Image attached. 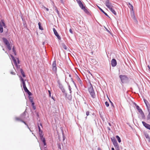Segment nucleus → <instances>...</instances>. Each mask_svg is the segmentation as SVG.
Listing matches in <instances>:
<instances>
[{
	"label": "nucleus",
	"instance_id": "obj_50",
	"mask_svg": "<svg viewBox=\"0 0 150 150\" xmlns=\"http://www.w3.org/2000/svg\"><path fill=\"white\" fill-rule=\"evenodd\" d=\"M89 113H90L88 111L86 112V115L87 116H88V115H89Z\"/></svg>",
	"mask_w": 150,
	"mask_h": 150
},
{
	"label": "nucleus",
	"instance_id": "obj_2",
	"mask_svg": "<svg viewBox=\"0 0 150 150\" xmlns=\"http://www.w3.org/2000/svg\"><path fill=\"white\" fill-rule=\"evenodd\" d=\"M119 77L122 83H127L129 82V79L126 75H120L119 76Z\"/></svg>",
	"mask_w": 150,
	"mask_h": 150
},
{
	"label": "nucleus",
	"instance_id": "obj_21",
	"mask_svg": "<svg viewBox=\"0 0 150 150\" xmlns=\"http://www.w3.org/2000/svg\"><path fill=\"white\" fill-rule=\"evenodd\" d=\"M19 71H20L23 77H25L26 76L23 69H20V70Z\"/></svg>",
	"mask_w": 150,
	"mask_h": 150
},
{
	"label": "nucleus",
	"instance_id": "obj_40",
	"mask_svg": "<svg viewBox=\"0 0 150 150\" xmlns=\"http://www.w3.org/2000/svg\"><path fill=\"white\" fill-rule=\"evenodd\" d=\"M37 125H38V131H41V130H42L41 129L39 126V123L38 122L37 123Z\"/></svg>",
	"mask_w": 150,
	"mask_h": 150
},
{
	"label": "nucleus",
	"instance_id": "obj_31",
	"mask_svg": "<svg viewBox=\"0 0 150 150\" xmlns=\"http://www.w3.org/2000/svg\"><path fill=\"white\" fill-rule=\"evenodd\" d=\"M111 141L113 143V144L117 142L116 139H115V137H113L111 138Z\"/></svg>",
	"mask_w": 150,
	"mask_h": 150
},
{
	"label": "nucleus",
	"instance_id": "obj_25",
	"mask_svg": "<svg viewBox=\"0 0 150 150\" xmlns=\"http://www.w3.org/2000/svg\"><path fill=\"white\" fill-rule=\"evenodd\" d=\"M14 64L16 66V68L18 69V71H19L20 70V69H21L20 68V65H18L17 62Z\"/></svg>",
	"mask_w": 150,
	"mask_h": 150
},
{
	"label": "nucleus",
	"instance_id": "obj_18",
	"mask_svg": "<svg viewBox=\"0 0 150 150\" xmlns=\"http://www.w3.org/2000/svg\"><path fill=\"white\" fill-rule=\"evenodd\" d=\"M98 8H99V9L100 11L101 12H102L107 17H108L109 18H110V17L108 15V14L105 13L101 8H100L99 6H97Z\"/></svg>",
	"mask_w": 150,
	"mask_h": 150
},
{
	"label": "nucleus",
	"instance_id": "obj_26",
	"mask_svg": "<svg viewBox=\"0 0 150 150\" xmlns=\"http://www.w3.org/2000/svg\"><path fill=\"white\" fill-rule=\"evenodd\" d=\"M109 10L112 12V13L115 15H116L117 13L114 9L112 7L109 9Z\"/></svg>",
	"mask_w": 150,
	"mask_h": 150
},
{
	"label": "nucleus",
	"instance_id": "obj_17",
	"mask_svg": "<svg viewBox=\"0 0 150 150\" xmlns=\"http://www.w3.org/2000/svg\"><path fill=\"white\" fill-rule=\"evenodd\" d=\"M76 78L78 82L81 84V86H82L83 84L82 82L79 77L76 74Z\"/></svg>",
	"mask_w": 150,
	"mask_h": 150
},
{
	"label": "nucleus",
	"instance_id": "obj_54",
	"mask_svg": "<svg viewBox=\"0 0 150 150\" xmlns=\"http://www.w3.org/2000/svg\"><path fill=\"white\" fill-rule=\"evenodd\" d=\"M21 122L23 123L25 125H27V124L23 120H21Z\"/></svg>",
	"mask_w": 150,
	"mask_h": 150
},
{
	"label": "nucleus",
	"instance_id": "obj_14",
	"mask_svg": "<svg viewBox=\"0 0 150 150\" xmlns=\"http://www.w3.org/2000/svg\"><path fill=\"white\" fill-rule=\"evenodd\" d=\"M23 88L25 91L28 95V96H30L32 95V93L29 91L26 87Z\"/></svg>",
	"mask_w": 150,
	"mask_h": 150
},
{
	"label": "nucleus",
	"instance_id": "obj_60",
	"mask_svg": "<svg viewBox=\"0 0 150 150\" xmlns=\"http://www.w3.org/2000/svg\"><path fill=\"white\" fill-rule=\"evenodd\" d=\"M51 98H52L53 100H55L54 99V97L53 96H52V97H51Z\"/></svg>",
	"mask_w": 150,
	"mask_h": 150
},
{
	"label": "nucleus",
	"instance_id": "obj_57",
	"mask_svg": "<svg viewBox=\"0 0 150 150\" xmlns=\"http://www.w3.org/2000/svg\"><path fill=\"white\" fill-rule=\"evenodd\" d=\"M57 83L58 84L59 86L60 85L62 84L59 81V80H58L57 81Z\"/></svg>",
	"mask_w": 150,
	"mask_h": 150
},
{
	"label": "nucleus",
	"instance_id": "obj_9",
	"mask_svg": "<svg viewBox=\"0 0 150 150\" xmlns=\"http://www.w3.org/2000/svg\"><path fill=\"white\" fill-rule=\"evenodd\" d=\"M53 30L55 35L57 37V38L59 40H61V37L60 36L59 34H58L57 32L55 29L54 28H53Z\"/></svg>",
	"mask_w": 150,
	"mask_h": 150
},
{
	"label": "nucleus",
	"instance_id": "obj_37",
	"mask_svg": "<svg viewBox=\"0 0 150 150\" xmlns=\"http://www.w3.org/2000/svg\"><path fill=\"white\" fill-rule=\"evenodd\" d=\"M108 99H109V101L111 103V106L113 108H114V105L113 103L111 101V100L109 99L108 98Z\"/></svg>",
	"mask_w": 150,
	"mask_h": 150
},
{
	"label": "nucleus",
	"instance_id": "obj_27",
	"mask_svg": "<svg viewBox=\"0 0 150 150\" xmlns=\"http://www.w3.org/2000/svg\"><path fill=\"white\" fill-rule=\"evenodd\" d=\"M38 25L39 26V28L40 30H43V28L41 25V23L40 22H39L38 23Z\"/></svg>",
	"mask_w": 150,
	"mask_h": 150
},
{
	"label": "nucleus",
	"instance_id": "obj_53",
	"mask_svg": "<svg viewBox=\"0 0 150 150\" xmlns=\"http://www.w3.org/2000/svg\"><path fill=\"white\" fill-rule=\"evenodd\" d=\"M69 32L72 34H73V31L70 28V29H69Z\"/></svg>",
	"mask_w": 150,
	"mask_h": 150
},
{
	"label": "nucleus",
	"instance_id": "obj_61",
	"mask_svg": "<svg viewBox=\"0 0 150 150\" xmlns=\"http://www.w3.org/2000/svg\"><path fill=\"white\" fill-rule=\"evenodd\" d=\"M105 28L107 32H108L109 33H110V31L108 30V29L107 28Z\"/></svg>",
	"mask_w": 150,
	"mask_h": 150
},
{
	"label": "nucleus",
	"instance_id": "obj_10",
	"mask_svg": "<svg viewBox=\"0 0 150 150\" xmlns=\"http://www.w3.org/2000/svg\"><path fill=\"white\" fill-rule=\"evenodd\" d=\"M40 137L41 141L43 143L44 146V148H46L47 143L45 138L43 136Z\"/></svg>",
	"mask_w": 150,
	"mask_h": 150
},
{
	"label": "nucleus",
	"instance_id": "obj_45",
	"mask_svg": "<svg viewBox=\"0 0 150 150\" xmlns=\"http://www.w3.org/2000/svg\"><path fill=\"white\" fill-rule=\"evenodd\" d=\"M116 150H120L119 146L115 147Z\"/></svg>",
	"mask_w": 150,
	"mask_h": 150
},
{
	"label": "nucleus",
	"instance_id": "obj_7",
	"mask_svg": "<svg viewBox=\"0 0 150 150\" xmlns=\"http://www.w3.org/2000/svg\"><path fill=\"white\" fill-rule=\"evenodd\" d=\"M52 69L53 71L55 73H56L57 72V69L56 67V61L54 60L52 63Z\"/></svg>",
	"mask_w": 150,
	"mask_h": 150
},
{
	"label": "nucleus",
	"instance_id": "obj_28",
	"mask_svg": "<svg viewBox=\"0 0 150 150\" xmlns=\"http://www.w3.org/2000/svg\"><path fill=\"white\" fill-rule=\"evenodd\" d=\"M145 137L147 139H149L150 137L149 134L146 132H144Z\"/></svg>",
	"mask_w": 150,
	"mask_h": 150
},
{
	"label": "nucleus",
	"instance_id": "obj_63",
	"mask_svg": "<svg viewBox=\"0 0 150 150\" xmlns=\"http://www.w3.org/2000/svg\"><path fill=\"white\" fill-rule=\"evenodd\" d=\"M98 150H102L100 147H98Z\"/></svg>",
	"mask_w": 150,
	"mask_h": 150
},
{
	"label": "nucleus",
	"instance_id": "obj_34",
	"mask_svg": "<svg viewBox=\"0 0 150 150\" xmlns=\"http://www.w3.org/2000/svg\"><path fill=\"white\" fill-rule=\"evenodd\" d=\"M54 8L55 10L56 11L58 15H59V11H58V10L57 9V7L56 6H54Z\"/></svg>",
	"mask_w": 150,
	"mask_h": 150
},
{
	"label": "nucleus",
	"instance_id": "obj_62",
	"mask_svg": "<svg viewBox=\"0 0 150 150\" xmlns=\"http://www.w3.org/2000/svg\"><path fill=\"white\" fill-rule=\"evenodd\" d=\"M15 56H16L17 55V53L16 52H13Z\"/></svg>",
	"mask_w": 150,
	"mask_h": 150
},
{
	"label": "nucleus",
	"instance_id": "obj_20",
	"mask_svg": "<svg viewBox=\"0 0 150 150\" xmlns=\"http://www.w3.org/2000/svg\"><path fill=\"white\" fill-rule=\"evenodd\" d=\"M3 32V28L1 21H0V33H2Z\"/></svg>",
	"mask_w": 150,
	"mask_h": 150
},
{
	"label": "nucleus",
	"instance_id": "obj_43",
	"mask_svg": "<svg viewBox=\"0 0 150 150\" xmlns=\"http://www.w3.org/2000/svg\"><path fill=\"white\" fill-rule=\"evenodd\" d=\"M59 87L61 90L63 89L64 88L62 84L59 86Z\"/></svg>",
	"mask_w": 150,
	"mask_h": 150
},
{
	"label": "nucleus",
	"instance_id": "obj_24",
	"mask_svg": "<svg viewBox=\"0 0 150 150\" xmlns=\"http://www.w3.org/2000/svg\"><path fill=\"white\" fill-rule=\"evenodd\" d=\"M10 57H11L12 60H13L14 63L17 62L15 58L11 54H10Z\"/></svg>",
	"mask_w": 150,
	"mask_h": 150
},
{
	"label": "nucleus",
	"instance_id": "obj_35",
	"mask_svg": "<svg viewBox=\"0 0 150 150\" xmlns=\"http://www.w3.org/2000/svg\"><path fill=\"white\" fill-rule=\"evenodd\" d=\"M62 47L65 50H66L67 49V47L64 43H62Z\"/></svg>",
	"mask_w": 150,
	"mask_h": 150
},
{
	"label": "nucleus",
	"instance_id": "obj_3",
	"mask_svg": "<svg viewBox=\"0 0 150 150\" xmlns=\"http://www.w3.org/2000/svg\"><path fill=\"white\" fill-rule=\"evenodd\" d=\"M90 83L91 86L89 87H88V90L92 97L93 98H95V93L93 87L92 86V84L91 82H90Z\"/></svg>",
	"mask_w": 150,
	"mask_h": 150
},
{
	"label": "nucleus",
	"instance_id": "obj_49",
	"mask_svg": "<svg viewBox=\"0 0 150 150\" xmlns=\"http://www.w3.org/2000/svg\"><path fill=\"white\" fill-rule=\"evenodd\" d=\"M48 92L49 94V96L50 97H51V92L50 91L48 90Z\"/></svg>",
	"mask_w": 150,
	"mask_h": 150
},
{
	"label": "nucleus",
	"instance_id": "obj_23",
	"mask_svg": "<svg viewBox=\"0 0 150 150\" xmlns=\"http://www.w3.org/2000/svg\"><path fill=\"white\" fill-rule=\"evenodd\" d=\"M144 103L146 105V106L148 109V108H149L148 105H149V103L145 99H144Z\"/></svg>",
	"mask_w": 150,
	"mask_h": 150
},
{
	"label": "nucleus",
	"instance_id": "obj_19",
	"mask_svg": "<svg viewBox=\"0 0 150 150\" xmlns=\"http://www.w3.org/2000/svg\"><path fill=\"white\" fill-rule=\"evenodd\" d=\"M100 116L102 120H103V121H104L105 118L103 117V115L104 113V112L103 111H99V112Z\"/></svg>",
	"mask_w": 150,
	"mask_h": 150
},
{
	"label": "nucleus",
	"instance_id": "obj_22",
	"mask_svg": "<svg viewBox=\"0 0 150 150\" xmlns=\"http://www.w3.org/2000/svg\"><path fill=\"white\" fill-rule=\"evenodd\" d=\"M128 4L129 7L131 10V11L133 12L134 10L133 6L129 3Z\"/></svg>",
	"mask_w": 150,
	"mask_h": 150
},
{
	"label": "nucleus",
	"instance_id": "obj_58",
	"mask_svg": "<svg viewBox=\"0 0 150 150\" xmlns=\"http://www.w3.org/2000/svg\"><path fill=\"white\" fill-rule=\"evenodd\" d=\"M60 0V1L62 4H64V0Z\"/></svg>",
	"mask_w": 150,
	"mask_h": 150
},
{
	"label": "nucleus",
	"instance_id": "obj_12",
	"mask_svg": "<svg viewBox=\"0 0 150 150\" xmlns=\"http://www.w3.org/2000/svg\"><path fill=\"white\" fill-rule=\"evenodd\" d=\"M117 64V62L115 59H112L111 61V65L112 67L116 66Z\"/></svg>",
	"mask_w": 150,
	"mask_h": 150
},
{
	"label": "nucleus",
	"instance_id": "obj_39",
	"mask_svg": "<svg viewBox=\"0 0 150 150\" xmlns=\"http://www.w3.org/2000/svg\"><path fill=\"white\" fill-rule=\"evenodd\" d=\"M68 87H69V89L70 91V94H71L72 92L71 91V88L70 86L69 85H68Z\"/></svg>",
	"mask_w": 150,
	"mask_h": 150
},
{
	"label": "nucleus",
	"instance_id": "obj_51",
	"mask_svg": "<svg viewBox=\"0 0 150 150\" xmlns=\"http://www.w3.org/2000/svg\"><path fill=\"white\" fill-rule=\"evenodd\" d=\"M12 51L13 52H16V50L15 49L14 46H13L12 48Z\"/></svg>",
	"mask_w": 150,
	"mask_h": 150
},
{
	"label": "nucleus",
	"instance_id": "obj_15",
	"mask_svg": "<svg viewBox=\"0 0 150 150\" xmlns=\"http://www.w3.org/2000/svg\"><path fill=\"white\" fill-rule=\"evenodd\" d=\"M19 77L20 78V80L23 84V88H24L26 87V84L25 81L24 80V79L21 76H20Z\"/></svg>",
	"mask_w": 150,
	"mask_h": 150
},
{
	"label": "nucleus",
	"instance_id": "obj_52",
	"mask_svg": "<svg viewBox=\"0 0 150 150\" xmlns=\"http://www.w3.org/2000/svg\"><path fill=\"white\" fill-rule=\"evenodd\" d=\"M61 90L62 91V92H63V93H65V90L64 89V88L61 89Z\"/></svg>",
	"mask_w": 150,
	"mask_h": 150
},
{
	"label": "nucleus",
	"instance_id": "obj_48",
	"mask_svg": "<svg viewBox=\"0 0 150 150\" xmlns=\"http://www.w3.org/2000/svg\"><path fill=\"white\" fill-rule=\"evenodd\" d=\"M62 135H63V141H64L65 139V137L64 134V132H63V131H62Z\"/></svg>",
	"mask_w": 150,
	"mask_h": 150
},
{
	"label": "nucleus",
	"instance_id": "obj_56",
	"mask_svg": "<svg viewBox=\"0 0 150 150\" xmlns=\"http://www.w3.org/2000/svg\"><path fill=\"white\" fill-rule=\"evenodd\" d=\"M10 73L12 74H13V75H15L16 74L14 72H13V71H11V72H10Z\"/></svg>",
	"mask_w": 150,
	"mask_h": 150
},
{
	"label": "nucleus",
	"instance_id": "obj_6",
	"mask_svg": "<svg viewBox=\"0 0 150 150\" xmlns=\"http://www.w3.org/2000/svg\"><path fill=\"white\" fill-rule=\"evenodd\" d=\"M105 4L107 7L109 9L113 7L112 4L110 2L109 0H106L105 2Z\"/></svg>",
	"mask_w": 150,
	"mask_h": 150
},
{
	"label": "nucleus",
	"instance_id": "obj_33",
	"mask_svg": "<svg viewBox=\"0 0 150 150\" xmlns=\"http://www.w3.org/2000/svg\"><path fill=\"white\" fill-rule=\"evenodd\" d=\"M39 134L40 137L43 136L44 134H43V132L42 130L39 131Z\"/></svg>",
	"mask_w": 150,
	"mask_h": 150
},
{
	"label": "nucleus",
	"instance_id": "obj_16",
	"mask_svg": "<svg viewBox=\"0 0 150 150\" xmlns=\"http://www.w3.org/2000/svg\"><path fill=\"white\" fill-rule=\"evenodd\" d=\"M142 118L143 119H144L145 118V116L141 108H140L138 110Z\"/></svg>",
	"mask_w": 150,
	"mask_h": 150
},
{
	"label": "nucleus",
	"instance_id": "obj_30",
	"mask_svg": "<svg viewBox=\"0 0 150 150\" xmlns=\"http://www.w3.org/2000/svg\"><path fill=\"white\" fill-rule=\"evenodd\" d=\"M116 138L117 139L119 143H120L121 142V139L120 137L118 135L116 136Z\"/></svg>",
	"mask_w": 150,
	"mask_h": 150
},
{
	"label": "nucleus",
	"instance_id": "obj_44",
	"mask_svg": "<svg viewBox=\"0 0 150 150\" xmlns=\"http://www.w3.org/2000/svg\"><path fill=\"white\" fill-rule=\"evenodd\" d=\"M58 149H61V145L60 143H59L58 144Z\"/></svg>",
	"mask_w": 150,
	"mask_h": 150
},
{
	"label": "nucleus",
	"instance_id": "obj_46",
	"mask_svg": "<svg viewBox=\"0 0 150 150\" xmlns=\"http://www.w3.org/2000/svg\"><path fill=\"white\" fill-rule=\"evenodd\" d=\"M136 109L138 110L140 108L139 107V106L138 105H137V104H136Z\"/></svg>",
	"mask_w": 150,
	"mask_h": 150
},
{
	"label": "nucleus",
	"instance_id": "obj_5",
	"mask_svg": "<svg viewBox=\"0 0 150 150\" xmlns=\"http://www.w3.org/2000/svg\"><path fill=\"white\" fill-rule=\"evenodd\" d=\"M27 109H26L25 111L22 113L20 116L21 119L22 120H24L27 119L28 118V116L27 117L26 116V112Z\"/></svg>",
	"mask_w": 150,
	"mask_h": 150
},
{
	"label": "nucleus",
	"instance_id": "obj_8",
	"mask_svg": "<svg viewBox=\"0 0 150 150\" xmlns=\"http://www.w3.org/2000/svg\"><path fill=\"white\" fill-rule=\"evenodd\" d=\"M28 98L30 102L31 103V105L33 109L35 110L36 109V108L35 106V103L33 101V98L31 96H28Z\"/></svg>",
	"mask_w": 150,
	"mask_h": 150
},
{
	"label": "nucleus",
	"instance_id": "obj_59",
	"mask_svg": "<svg viewBox=\"0 0 150 150\" xmlns=\"http://www.w3.org/2000/svg\"><path fill=\"white\" fill-rule=\"evenodd\" d=\"M45 8L46 9L47 11H49V9L47 8H46L45 7Z\"/></svg>",
	"mask_w": 150,
	"mask_h": 150
},
{
	"label": "nucleus",
	"instance_id": "obj_4",
	"mask_svg": "<svg viewBox=\"0 0 150 150\" xmlns=\"http://www.w3.org/2000/svg\"><path fill=\"white\" fill-rule=\"evenodd\" d=\"M2 40L6 46L8 50L9 51L11 50V47L10 43L7 39L3 37L2 38Z\"/></svg>",
	"mask_w": 150,
	"mask_h": 150
},
{
	"label": "nucleus",
	"instance_id": "obj_13",
	"mask_svg": "<svg viewBox=\"0 0 150 150\" xmlns=\"http://www.w3.org/2000/svg\"><path fill=\"white\" fill-rule=\"evenodd\" d=\"M131 16L132 18L134 20V21L136 23H137L138 22V21L135 17L134 11H133V12L131 11Z\"/></svg>",
	"mask_w": 150,
	"mask_h": 150
},
{
	"label": "nucleus",
	"instance_id": "obj_42",
	"mask_svg": "<svg viewBox=\"0 0 150 150\" xmlns=\"http://www.w3.org/2000/svg\"><path fill=\"white\" fill-rule=\"evenodd\" d=\"M113 144L114 146L115 147L119 146L117 142H116L115 143H113Z\"/></svg>",
	"mask_w": 150,
	"mask_h": 150
},
{
	"label": "nucleus",
	"instance_id": "obj_47",
	"mask_svg": "<svg viewBox=\"0 0 150 150\" xmlns=\"http://www.w3.org/2000/svg\"><path fill=\"white\" fill-rule=\"evenodd\" d=\"M35 113L36 115V116L37 117H39V113L38 112H36V111H35Z\"/></svg>",
	"mask_w": 150,
	"mask_h": 150
},
{
	"label": "nucleus",
	"instance_id": "obj_11",
	"mask_svg": "<svg viewBox=\"0 0 150 150\" xmlns=\"http://www.w3.org/2000/svg\"><path fill=\"white\" fill-rule=\"evenodd\" d=\"M143 126L147 129L150 130V125L146 123L144 121L142 122Z\"/></svg>",
	"mask_w": 150,
	"mask_h": 150
},
{
	"label": "nucleus",
	"instance_id": "obj_36",
	"mask_svg": "<svg viewBox=\"0 0 150 150\" xmlns=\"http://www.w3.org/2000/svg\"><path fill=\"white\" fill-rule=\"evenodd\" d=\"M68 99L70 100H71L72 99V96H71V94L70 95H69L68 97H67Z\"/></svg>",
	"mask_w": 150,
	"mask_h": 150
},
{
	"label": "nucleus",
	"instance_id": "obj_1",
	"mask_svg": "<svg viewBox=\"0 0 150 150\" xmlns=\"http://www.w3.org/2000/svg\"><path fill=\"white\" fill-rule=\"evenodd\" d=\"M79 5L80 8L83 10L88 15H89L90 13L88 11L87 8L84 6L82 3V2L81 0H76Z\"/></svg>",
	"mask_w": 150,
	"mask_h": 150
},
{
	"label": "nucleus",
	"instance_id": "obj_32",
	"mask_svg": "<svg viewBox=\"0 0 150 150\" xmlns=\"http://www.w3.org/2000/svg\"><path fill=\"white\" fill-rule=\"evenodd\" d=\"M148 110L149 112V114L147 116V120H149L150 119V110L149 108H148Z\"/></svg>",
	"mask_w": 150,
	"mask_h": 150
},
{
	"label": "nucleus",
	"instance_id": "obj_55",
	"mask_svg": "<svg viewBox=\"0 0 150 150\" xmlns=\"http://www.w3.org/2000/svg\"><path fill=\"white\" fill-rule=\"evenodd\" d=\"M73 83L74 84L76 88H77V86H76V83H75V82H74V81H73Z\"/></svg>",
	"mask_w": 150,
	"mask_h": 150
},
{
	"label": "nucleus",
	"instance_id": "obj_64",
	"mask_svg": "<svg viewBox=\"0 0 150 150\" xmlns=\"http://www.w3.org/2000/svg\"><path fill=\"white\" fill-rule=\"evenodd\" d=\"M40 126L42 128L43 126H42V123H40Z\"/></svg>",
	"mask_w": 150,
	"mask_h": 150
},
{
	"label": "nucleus",
	"instance_id": "obj_38",
	"mask_svg": "<svg viewBox=\"0 0 150 150\" xmlns=\"http://www.w3.org/2000/svg\"><path fill=\"white\" fill-rule=\"evenodd\" d=\"M16 120L17 121H19L21 122V120H22L21 119L20 117V118H18V117H16L15 118Z\"/></svg>",
	"mask_w": 150,
	"mask_h": 150
},
{
	"label": "nucleus",
	"instance_id": "obj_41",
	"mask_svg": "<svg viewBox=\"0 0 150 150\" xmlns=\"http://www.w3.org/2000/svg\"><path fill=\"white\" fill-rule=\"evenodd\" d=\"M105 104L107 107H108L109 106V104L108 101H106L105 103Z\"/></svg>",
	"mask_w": 150,
	"mask_h": 150
},
{
	"label": "nucleus",
	"instance_id": "obj_29",
	"mask_svg": "<svg viewBox=\"0 0 150 150\" xmlns=\"http://www.w3.org/2000/svg\"><path fill=\"white\" fill-rule=\"evenodd\" d=\"M1 22H2V24L3 25V27L4 28H6L7 26L6 25V24L4 22V20H1Z\"/></svg>",
	"mask_w": 150,
	"mask_h": 150
}]
</instances>
